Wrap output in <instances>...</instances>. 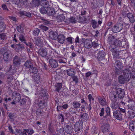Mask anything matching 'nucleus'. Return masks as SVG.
<instances>
[{"label":"nucleus","mask_w":135,"mask_h":135,"mask_svg":"<svg viewBox=\"0 0 135 135\" xmlns=\"http://www.w3.org/2000/svg\"><path fill=\"white\" fill-rule=\"evenodd\" d=\"M123 75L120 76L119 77V81L121 84H124L126 81L128 82L129 80L130 77L127 70H125L123 71Z\"/></svg>","instance_id":"1"},{"label":"nucleus","mask_w":135,"mask_h":135,"mask_svg":"<svg viewBox=\"0 0 135 135\" xmlns=\"http://www.w3.org/2000/svg\"><path fill=\"white\" fill-rule=\"evenodd\" d=\"M123 25L122 23H117L112 28V31L114 33L120 31L123 28Z\"/></svg>","instance_id":"2"},{"label":"nucleus","mask_w":135,"mask_h":135,"mask_svg":"<svg viewBox=\"0 0 135 135\" xmlns=\"http://www.w3.org/2000/svg\"><path fill=\"white\" fill-rule=\"evenodd\" d=\"M109 49L113 52V55L114 58H117L119 55V51L117 50L113 47V45H111L109 47Z\"/></svg>","instance_id":"3"},{"label":"nucleus","mask_w":135,"mask_h":135,"mask_svg":"<svg viewBox=\"0 0 135 135\" xmlns=\"http://www.w3.org/2000/svg\"><path fill=\"white\" fill-rule=\"evenodd\" d=\"M75 130L76 131L78 132L82 129L83 128V123L81 122H77L75 124Z\"/></svg>","instance_id":"4"},{"label":"nucleus","mask_w":135,"mask_h":135,"mask_svg":"<svg viewBox=\"0 0 135 135\" xmlns=\"http://www.w3.org/2000/svg\"><path fill=\"white\" fill-rule=\"evenodd\" d=\"M49 50V49L41 48L38 51L39 55L41 56L44 57H45L47 55V51Z\"/></svg>","instance_id":"5"},{"label":"nucleus","mask_w":135,"mask_h":135,"mask_svg":"<svg viewBox=\"0 0 135 135\" xmlns=\"http://www.w3.org/2000/svg\"><path fill=\"white\" fill-rule=\"evenodd\" d=\"M12 98L14 101L19 102L21 99L20 94L16 92H13L12 93Z\"/></svg>","instance_id":"6"},{"label":"nucleus","mask_w":135,"mask_h":135,"mask_svg":"<svg viewBox=\"0 0 135 135\" xmlns=\"http://www.w3.org/2000/svg\"><path fill=\"white\" fill-rule=\"evenodd\" d=\"M113 116L118 120H120L122 118V114L119 110H117L113 112Z\"/></svg>","instance_id":"7"},{"label":"nucleus","mask_w":135,"mask_h":135,"mask_svg":"<svg viewBox=\"0 0 135 135\" xmlns=\"http://www.w3.org/2000/svg\"><path fill=\"white\" fill-rule=\"evenodd\" d=\"M57 39L59 43L62 44L64 43L65 40V37L63 34H60L58 35Z\"/></svg>","instance_id":"8"},{"label":"nucleus","mask_w":135,"mask_h":135,"mask_svg":"<svg viewBox=\"0 0 135 135\" xmlns=\"http://www.w3.org/2000/svg\"><path fill=\"white\" fill-rule=\"evenodd\" d=\"M58 36V34L56 31H52L49 33V37L52 40H56Z\"/></svg>","instance_id":"9"},{"label":"nucleus","mask_w":135,"mask_h":135,"mask_svg":"<svg viewBox=\"0 0 135 135\" xmlns=\"http://www.w3.org/2000/svg\"><path fill=\"white\" fill-rule=\"evenodd\" d=\"M115 67L117 70H120L123 67L122 63L120 61H117L115 63Z\"/></svg>","instance_id":"10"},{"label":"nucleus","mask_w":135,"mask_h":135,"mask_svg":"<svg viewBox=\"0 0 135 135\" xmlns=\"http://www.w3.org/2000/svg\"><path fill=\"white\" fill-rule=\"evenodd\" d=\"M92 42L90 39L86 40L84 42V46L87 48H90L92 46Z\"/></svg>","instance_id":"11"},{"label":"nucleus","mask_w":135,"mask_h":135,"mask_svg":"<svg viewBox=\"0 0 135 135\" xmlns=\"http://www.w3.org/2000/svg\"><path fill=\"white\" fill-rule=\"evenodd\" d=\"M116 92L118 94L119 98H122L123 97L124 94V91L120 88H119L116 90Z\"/></svg>","instance_id":"12"},{"label":"nucleus","mask_w":135,"mask_h":135,"mask_svg":"<svg viewBox=\"0 0 135 135\" xmlns=\"http://www.w3.org/2000/svg\"><path fill=\"white\" fill-rule=\"evenodd\" d=\"M49 64L51 67L55 68L58 66V63L56 61L53 59H51L49 60Z\"/></svg>","instance_id":"13"},{"label":"nucleus","mask_w":135,"mask_h":135,"mask_svg":"<svg viewBox=\"0 0 135 135\" xmlns=\"http://www.w3.org/2000/svg\"><path fill=\"white\" fill-rule=\"evenodd\" d=\"M43 40L42 39L38 37L36 40L35 44L38 46L41 47L42 46L43 43L45 42L44 39Z\"/></svg>","instance_id":"14"},{"label":"nucleus","mask_w":135,"mask_h":135,"mask_svg":"<svg viewBox=\"0 0 135 135\" xmlns=\"http://www.w3.org/2000/svg\"><path fill=\"white\" fill-rule=\"evenodd\" d=\"M125 42H121L119 40H116L115 41H114V42L113 43L114 45L113 47H114V45L116 46H123L124 45V43Z\"/></svg>","instance_id":"15"},{"label":"nucleus","mask_w":135,"mask_h":135,"mask_svg":"<svg viewBox=\"0 0 135 135\" xmlns=\"http://www.w3.org/2000/svg\"><path fill=\"white\" fill-rule=\"evenodd\" d=\"M67 73L69 76H73L75 74V70L73 68H70L67 70Z\"/></svg>","instance_id":"16"},{"label":"nucleus","mask_w":135,"mask_h":135,"mask_svg":"<svg viewBox=\"0 0 135 135\" xmlns=\"http://www.w3.org/2000/svg\"><path fill=\"white\" fill-rule=\"evenodd\" d=\"M98 101L101 105L104 106L107 104L105 99L104 98H102L100 97H99L98 98Z\"/></svg>","instance_id":"17"},{"label":"nucleus","mask_w":135,"mask_h":135,"mask_svg":"<svg viewBox=\"0 0 135 135\" xmlns=\"http://www.w3.org/2000/svg\"><path fill=\"white\" fill-rule=\"evenodd\" d=\"M129 129L132 131L135 130V122L133 121L130 122L129 123Z\"/></svg>","instance_id":"18"},{"label":"nucleus","mask_w":135,"mask_h":135,"mask_svg":"<svg viewBox=\"0 0 135 135\" xmlns=\"http://www.w3.org/2000/svg\"><path fill=\"white\" fill-rule=\"evenodd\" d=\"M109 128V125L108 124H104L102 127V129L103 132H104L108 131Z\"/></svg>","instance_id":"19"},{"label":"nucleus","mask_w":135,"mask_h":135,"mask_svg":"<svg viewBox=\"0 0 135 135\" xmlns=\"http://www.w3.org/2000/svg\"><path fill=\"white\" fill-rule=\"evenodd\" d=\"M128 102L129 103L128 105V107L132 109H133L135 108V104L134 102H133L131 99L128 101Z\"/></svg>","instance_id":"20"},{"label":"nucleus","mask_w":135,"mask_h":135,"mask_svg":"<svg viewBox=\"0 0 135 135\" xmlns=\"http://www.w3.org/2000/svg\"><path fill=\"white\" fill-rule=\"evenodd\" d=\"M127 17L129 18L131 22L133 23L134 22L135 20L134 17L133 16L132 14L130 13H128L127 15Z\"/></svg>","instance_id":"21"},{"label":"nucleus","mask_w":135,"mask_h":135,"mask_svg":"<svg viewBox=\"0 0 135 135\" xmlns=\"http://www.w3.org/2000/svg\"><path fill=\"white\" fill-rule=\"evenodd\" d=\"M105 56V53L104 51H100L99 52L98 56V58L99 60L103 59Z\"/></svg>","instance_id":"22"},{"label":"nucleus","mask_w":135,"mask_h":135,"mask_svg":"<svg viewBox=\"0 0 135 135\" xmlns=\"http://www.w3.org/2000/svg\"><path fill=\"white\" fill-rule=\"evenodd\" d=\"M20 60L18 56H15L13 60V63L16 65H19L20 64Z\"/></svg>","instance_id":"23"},{"label":"nucleus","mask_w":135,"mask_h":135,"mask_svg":"<svg viewBox=\"0 0 135 135\" xmlns=\"http://www.w3.org/2000/svg\"><path fill=\"white\" fill-rule=\"evenodd\" d=\"M65 18V16L63 14H61L57 16V20L59 22H61Z\"/></svg>","instance_id":"24"},{"label":"nucleus","mask_w":135,"mask_h":135,"mask_svg":"<svg viewBox=\"0 0 135 135\" xmlns=\"http://www.w3.org/2000/svg\"><path fill=\"white\" fill-rule=\"evenodd\" d=\"M9 53L7 52H5L3 55V59L5 61H7L9 58Z\"/></svg>","instance_id":"25"},{"label":"nucleus","mask_w":135,"mask_h":135,"mask_svg":"<svg viewBox=\"0 0 135 135\" xmlns=\"http://www.w3.org/2000/svg\"><path fill=\"white\" fill-rule=\"evenodd\" d=\"M62 84L61 83H57L56 85V90L59 92L62 87Z\"/></svg>","instance_id":"26"},{"label":"nucleus","mask_w":135,"mask_h":135,"mask_svg":"<svg viewBox=\"0 0 135 135\" xmlns=\"http://www.w3.org/2000/svg\"><path fill=\"white\" fill-rule=\"evenodd\" d=\"M73 105L74 108H79L81 105L79 102L76 101H75L73 102Z\"/></svg>","instance_id":"27"},{"label":"nucleus","mask_w":135,"mask_h":135,"mask_svg":"<svg viewBox=\"0 0 135 135\" xmlns=\"http://www.w3.org/2000/svg\"><path fill=\"white\" fill-rule=\"evenodd\" d=\"M30 71L32 73L35 74L37 72L38 70L35 67H31L30 69Z\"/></svg>","instance_id":"28"},{"label":"nucleus","mask_w":135,"mask_h":135,"mask_svg":"<svg viewBox=\"0 0 135 135\" xmlns=\"http://www.w3.org/2000/svg\"><path fill=\"white\" fill-rule=\"evenodd\" d=\"M113 94L112 93H111L110 96V98L112 101L115 102L116 100L117 96L115 95H112Z\"/></svg>","instance_id":"29"},{"label":"nucleus","mask_w":135,"mask_h":135,"mask_svg":"<svg viewBox=\"0 0 135 135\" xmlns=\"http://www.w3.org/2000/svg\"><path fill=\"white\" fill-rule=\"evenodd\" d=\"M5 27V25L3 22H0V32L3 31Z\"/></svg>","instance_id":"30"},{"label":"nucleus","mask_w":135,"mask_h":135,"mask_svg":"<svg viewBox=\"0 0 135 135\" xmlns=\"http://www.w3.org/2000/svg\"><path fill=\"white\" fill-rule=\"evenodd\" d=\"M34 81L36 83H38L40 81V77L38 75H37L35 76L34 77Z\"/></svg>","instance_id":"31"},{"label":"nucleus","mask_w":135,"mask_h":135,"mask_svg":"<svg viewBox=\"0 0 135 135\" xmlns=\"http://www.w3.org/2000/svg\"><path fill=\"white\" fill-rule=\"evenodd\" d=\"M25 134L26 135L27 133H28V135H31L34 132L33 131L32 129H29L25 130Z\"/></svg>","instance_id":"32"},{"label":"nucleus","mask_w":135,"mask_h":135,"mask_svg":"<svg viewBox=\"0 0 135 135\" xmlns=\"http://www.w3.org/2000/svg\"><path fill=\"white\" fill-rule=\"evenodd\" d=\"M30 60H27L25 64V66L27 68H31L32 66Z\"/></svg>","instance_id":"33"},{"label":"nucleus","mask_w":135,"mask_h":135,"mask_svg":"<svg viewBox=\"0 0 135 135\" xmlns=\"http://www.w3.org/2000/svg\"><path fill=\"white\" fill-rule=\"evenodd\" d=\"M73 129V127L72 126L67 125L66 126V130L69 133L72 131Z\"/></svg>","instance_id":"34"},{"label":"nucleus","mask_w":135,"mask_h":135,"mask_svg":"<svg viewBox=\"0 0 135 135\" xmlns=\"http://www.w3.org/2000/svg\"><path fill=\"white\" fill-rule=\"evenodd\" d=\"M68 107V105L67 104H65L62 107L60 106H57V109L58 110H59V109H61L62 108H63L64 109H66Z\"/></svg>","instance_id":"35"},{"label":"nucleus","mask_w":135,"mask_h":135,"mask_svg":"<svg viewBox=\"0 0 135 135\" xmlns=\"http://www.w3.org/2000/svg\"><path fill=\"white\" fill-rule=\"evenodd\" d=\"M40 11L41 13L42 14H46L47 11L44 7L41 8L40 9Z\"/></svg>","instance_id":"36"},{"label":"nucleus","mask_w":135,"mask_h":135,"mask_svg":"<svg viewBox=\"0 0 135 135\" xmlns=\"http://www.w3.org/2000/svg\"><path fill=\"white\" fill-rule=\"evenodd\" d=\"M40 32V30L37 28L35 29L33 31V34L36 35L37 36L38 35Z\"/></svg>","instance_id":"37"},{"label":"nucleus","mask_w":135,"mask_h":135,"mask_svg":"<svg viewBox=\"0 0 135 135\" xmlns=\"http://www.w3.org/2000/svg\"><path fill=\"white\" fill-rule=\"evenodd\" d=\"M81 118L84 119V120H86L88 119V115L86 113H84L81 116Z\"/></svg>","instance_id":"38"},{"label":"nucleus","mask_w":135,"mask_h":135,"mask_svg":"<svg viewBox=\"0 0 135 135\" xmlns=\"http://www.w3.org/2000/svg\"><path fill=\"white\" fill-rule=\"evenodd\" d=\"M68 19L69 22L72 23H75L76 22V21L75 18L73 17H71L69 18Z\"/></svg>","instance_id":"39"},{"label":"nucleus","mask_w":135,"mask_h":135,"mask_svg":"<svg viewBox=\"0 0 135 135\" xmlns=\"http://www.w3.org/2000/svg\"><path fill=\"white\" fill-rule=\"evenodd\" d=\"M92 26L93 27L95 28L97 27V22L94 20H93L91 21Z\"/></svg>","instance_id":"40"},{"label":"nucleus","mask_w":135,"mask_h":135,"mask_svg":"<svg viewBox=\"0 0 135 135\" xmlns=\"http://www.w3.org/2000/svg\"><path fill=\"white\" fill-rule=\"evenodd\" d=\"M23 25H20L17 27V29L19 32H21L23 30Z\"/></svg>","instance_id":"41"},{"label":"nucleus","mask_w":135,"mask_h":135,"mask_svg":"<svg viewBox=\"0 0 135 135\" xmlns=\"http://www.w3.org/2000/svg\"><path fill=\"white\" fill-rule=\"evenodd\" d=\"M20 40L21 42L26 41L25 39L23 36L22 34H20L19 37Z\"/></svg>","instance_id":"42"},{"label":"nucleus","mask_w":135,"mask_h":135,"mask_svg":"<svg viewBox=\"0 0 135 135\" xmlns=\"http://www.w3.org/2000/svg\"><path fill=\"white\" fill-rule=\"evenodd\" d=\"M135 116V113L133 112H130L129 113V116L131 118H132Z\"/></svg>","instance_id":"43"},{"label":"nucleus","mask_w":135,"mask_h":135,"mask_svg":"<svg viewBox=\"0 0 135 135\" xmlns=\"http://www.w3.org/2000/svg\"><path fill=\"white\" fill-rule=\"evenodd\" d=\"M40 28L43 31H46L48 30L47 27L41 25L40 26Z\"/></svg>","instance_id":"44"},{"label":"nucleus","mask_w":135,"mask_h":135,"mask_svg":"<svg viewBox=\"0 0 135 135\" xmlns=\"http://www.w3.org/2000/svg\"><path fill=\"white\" fill-rule=\"evenodd\" d=\"M33 2L35 4V5L37 6L39 5L40 3L39 0H33Z\"/></svg>","instance_id":"45"},{"label":"nucleus","mask_w":135,"mask_h":135,"mask_svg":"<svg viewBox=\"0 0 135 135\" xmlns=\"http://www.w3.org/2000/svg\"><path fill=\"white\" fill-rule=\"evenodd\" d=\"M66 40L69 44H72V37H68L66 38Z\"/></svg>","instance_id":"46"},{"label":"nucleus","mask_w":135,"mask_h":135,"mask_svg":"<svg viewBox=\"0 0 135 135\" xmlns=\"http://www.w3.org/2000/svg\"><path fill=\"white\" fill-rule=\"evenodd\" d=\"M92 45L95 48L99 46V45L97 43L96 41H94L92 42Z\"/></svg>","instance_id":"47"},{"label":"nucleus","mask_w":135,"mask_h":135,"mask_svg":"<svg viewBox=\"0 0 135 135\" xmlns=\"http://www.w3.org/2000/svg\"><path fill=\"white\" fill-rule=\"evenodd\" d=\"M0 38L4 40L6 38V35L5 33H2L0 35Z\"/></svg>","instance_id":"48"},{"label":"nucleus","mask_w":135,"mask_h":135,"mask_svg":"<svg viewBox=\"0 0 135 135\" xmlns=\"http://www.w3.org/2000/svg\"><path fill=\"white\" fill-rule=\"evenodd\" d=\"M106 112L107 115H109L110 113V109L108 107H107L106 109Z\"/></svg>","instance_id":"49"},{"label":"nucleus","mask_w":135,"mask_h":135,"mask_svg":"<svg viewBox=\"0 0 135 135\" xmlns=\"http://www.w3.org/2000/svg\"><path fill=\"white\" fill-rule=\"evenodd\" d=\"M88 99L90 102H91L92 101H93L94 100V99L90 94H89L88 95Z\"/></svg>","instance_id":"50"},{"label":"nucleus","mask_w":135,"mask_h":135,"mask_svg":"<svg viewBox=\"0 0 135 135\" xmlns=\"http://www.w3.org/2000/svg\"><path fill=\"white\" fill-rule=\"evenodd\" d=\"M73 80L75 81L76 83L78 82V78L76 76H73L72 77Z\"/></svg>","instance_id":"51"},{"label":"nucleus","mask_w":135,"mask_h":135,"mask_svg":"<svg viewBox=\"0 0 135 135\" xmlns=\"http://www.w3.org/2000/svg\"><path fill=\"white\" fill-rule=\"evenodd\" d=\"M104 108H102L101 110V111H100V116H102L104 114Z\"/></svg>","instance_id":"52"},{"label":"nucleus","mask_w":135,"mask_h":135,"mask_svg":"<svg viewBox=\"0 0 135 135\" xmlns=\"http://www.w3.org/2000/svg\"><path fill=\"white\" fill-rule=\"evenodd\" d=\"M20 2V0H13V3L16 4H19Z\"/></svg>","instance_id":"53"},{"label":"nucleus","mask_w":135,"mask_h":135,"mask_svg":"<svg viewBox=\"0 0 135 135\" xmlns=\"http://www.w3.org/2000/svg\"><path fill=\"white\" fill-rule=\"evenodd\" d=\"M53 9H50V11H48V10L47 11V12L48 13L49 15H51L52 13H53Z\"/></svg>","instance_id":"54"},{"label":"nucleus","mask_w":135,"mask_h":135,"mask_svg":"<svg viewBox=\"0 0 135 135\" xmlns=\"http://www.w3.org/2000/svg\"><path fill=\"white\" fill-rule=\"evenodd\" d=\"M119 110L120 111V112H121L122 113H125L126 111H125V109H122L120 108H119V110Z\"/></svg>","instance_id":"55"},{"label":"nucleus","mask_w":135,"mask_h":135,"mask_svg":"<svg viewBox=\"0 0 135 135\" xmlns=\"http://www.w3.org/2000/svg\"><path fill=\"white\" fill-rule=\"evenodd\" d=\"M24 43L27 46H29L31 48L32 47L31 46V44L30 43L28 42L27 43V42H26L25 41H24Z\"/></svg>","instance_id":"56"},{"label":"nucleus","mask_w":135,"mask_h":135,"mask_svg":"<svg viewBox=\"0 0 135 135\" xmlns=\"http://www.w3.org/2000/svg\"><path fill=\"white\" fill-rule=\"evenodd\" d=\"M2 7L3 9L6 10H8L5 4H3L2 6Z\"/></svg>","instance_id":"57"},{"label":"nucleus","mask_w":135,"mask_h":135,"mask_svg":"<svg viewBox=\"0 0 135 135\" xmlns=\"http://www.w3.org/2000/svg\"><path fill=\"white\" fill-rule=\"evenodd\" d=\"M25 15L27 16L28 17H30L31 16V14L29 12H25Z\"/></svg>","instance_id":"58"},{"label":"nucleus","mask_w":135,"mask_h":135,"mask_svg":"<svg viewBox=\"0 0 135 135\" xmlns=\"http://www.w3.org/2000/svg\"><path fill=\"white\" fill-rule=\"evenodd\" d=\"M11 46L13 48H15V47H21L20 45H11Z\"/></svg>","instance_id":"59"},{"label":"nucleus","mask_w":135,"mask_h":135,"mask_svg":"<svg viewBox=\"0 0 135 135\" xmlns=\"http://www.w3.org/2000/svg\"><path fill=\"white\" fill-rule=\"evenodd\" d=\"M10 18L13 21H17V19L16 17H10Z\"/></svg>","instance_id":"60"},{"label":"nucleus","mask_w":135,"mask_h":135,"mask_svg":"<svg viewBox=\"0 0 135 135\" xmlns=\"http://www.w3.org/2000/svg\"><path fill=\"white\" fill-rule=\"evenodd\" d=\"M91 74V73L90 72H88L86 73V77H88L90 76Z\"/></svg>","instance_id":"61"},{"label":"nucleus","mask_w":135,"mask_h":135,"mask_svg":"<svg viewBox=\"0 0 135 135\" xmlns=\"http://www.w3.org/2000/svg\"><path fill=\"white\" fill-rule=\"evenodd\" d=\"M59 61L60 63H65L66 61L63 60L61 59H60L59 60Z\"/></svg>","instance_id":"62"},{"label":"nucleus","mask_w":135,"mask_h":135,"mask_svg":"<svg viewBox=\"0 0 135 135\" xmlns=\"http://www.w3.org/2000/svg\"><path fill=\"white\" fill-rule=\"evenodd\" d=\"M9 130L10 131V132L12 133H13V131L12 128V127L11 126H9L8 127Z\"/></svg>","instance_id":"63"},{"label":"nucleus","mask_w":135,"mask_h":135,"mask_svg":"<svg viewBox=\"0 0 135 135\" xmlns=\"http://www.w3.org/2000/svg\"><path fill=\"white\" fill-rule=\"evenodd\" d=\"M79 39L78 36H77L75 39V42L76 43H79Z\"/></svg>","instance_id":"64"}]
</instances>
